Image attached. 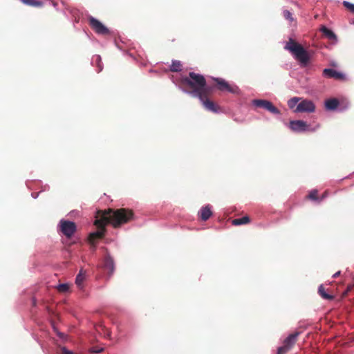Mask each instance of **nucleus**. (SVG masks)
I'll list each match as a JSON object with an SVG mask.
<instances>
[{"instance_id":"nucleus-2","label":"nucleus","mask_w":354,"mask_h":354,"mask_svg":"<svg viewBox=\"0 0 354 354\" xmlns=\"http://www.w3.org/2000/svg\"><path fill=\"white\" fill-rule=\"evenodd\" d=\"M182 82L183 84L192 89L190 93L194 97H198L199 94H203L212 88V87L207 86L206 80L203 75L194 72H190L189 77H183Z\"/></svg>"},{"instance_id":"nucleus-4","label":"nucleus","mask_w":354,"mask_h":354,"mask_svg":"<svg viewBox=\"0 0 354 354\" xmlns=\"http://www.w3.org/2000/svg\"><path fill=\"white\" fill-rule=\"evenodd\" d=\"M285 49L292 53L296 59L306 65L309 62V55L304 47L294 39H290L285 46Z\"/></svg>"},{"instance_id":"nucleus-7","label":"nucleus","mask_w":354,"mask_h":354,"mask_svg":"<svg viewBox=\"0 0 354 354\" xmlns=\"http://www.w3.org/2000/svg\"><path fill=\"white\" fill-rule=\"evenodd\" d=\"M216 83L217 88L221 91H227L233 94L239 93V88L236 85H230L227 82L221 78H213Z\"/></svg>"},{"instance_id":"nucleus-21","label":"nucleus","mask_w":354,"mask_h":354,"mask_svg":"<svg viewBox=\"0 0 354 354\" xmlns=\"http://www.w3.org/2000/svg\"><path fill=\"white\" fill-rule=\"evenodd\" d=\"M182 70V64L180 61H173L170 66V71L172 72H179Z\"/></svg>"},{"instance_id":"nucleus-1","label":"nucleus","mask_w":354,"mask_h":354,"mask_svg":"<svg viewBox=\"0 0 354 354\" xmlns=\"http://www.w3.org/2000/svg\"><path fill=\"white\" fill-rule=\"evenodd\" d=\"M97 218L94 222L97 230L91 232L88 236V241L94 247L97 240L102 239L106 232V225L111 224L117 228L134 219V213L132 209L120 208L117 209H108L99 210L97 212Z\"/></svg>"},{"instance_id":"nucleus-28","label":"nucleus","mask_w":354,"mask_h":354,"mask_svg":"<svg viewBox=\"0 0 354 354\" xmlns=\"http://www.w3.org/2000/svg\"><path fill=\"white\" fill-rule=\"evenodd\" d=\"M329 194V192L328 190H326L323 194L322 195L321 198H319V202H321L323 199L326 198Z\"/></svg>"},{"instance_id":"nucleus-25","label":"nucleus","mask_w":354,"mask_h":354,"mask_svg":"<svg viewBox=\"0 0 354 354\" xmlns=\"http://www.w3.org/2000/svg\"><path fill=\"white\" fill-rule=\"evenodd\" d=\"M69 286L67 283H62L57 286V290L60 292H66L68 290Z\"/></svg>"},{"instance_id":"nucleus-11","label":"nucleus","mask_w":354,"mask_h":354,"mask_svg":"<svg viewBox=\"0 0 354 354\" xmlns=\"http://www.w3.org/2000/svg\"><path fill=\"white\" fill-rule=\"evenodd\" d=\"M290 128L296 132H304L309 130V125L303 120H292L290 122Z\"/></svg>"},{"instance_id":"nucleus-24","label":"nucleus","mask_w":354,"mask_h":354,"mask_svg":"<svg viewBox=\"0 0 354 354\" xmlns=\"http://www.w3.org/2000/svg\"><path fill=\"white\" fill-rule=\"evenodd\" d=\"M283 15L284 18L287 20H288L290 23H292L294 21V18L292 17V14L287 10H283Z\"/></svg>"},{"instance_id":"nucleus-27","label":"nucleus","mask_w":354,"mask_h":354,"mask_svg":"<svg viewBox=\"0 0 354 354\" xmlns=\"http://www.w3.org/2000/svg\"><path fill=\"white\" fill-rule=\"evenodd\" d=\"M104 351L103 348H99L97 346H93L90 348V352L93 353H100Z\"/></svg>"},{"instance_id":"nucleus-6","label":"nucleus","mask_w":354,"mask_h":354,"mask_svg":"<svg viewBox=\"0 0 354 354\" xmlns=\"http://www.w3.org/2000/svg\"><path fill=\"white\" fill-rule=\"evenodd\" d=\"M299 334V332L296 331L287 337L283 341V346L278 348L277 354H286L295 344Z\"/></svg>"},{"instance_id":"nucleus-30","label":"nucleus","mask_w":354,"mask_h":354,"mask_svg":"<svg viewBox=\"0 0 354 354\" xmlns=\"http://www.w3.org/2000/svg\"><path fill=\"white\" fill-rule=\"evenodd\" d=\"M353 286L350 285V286H348L347 288H346V290L345 291V292L344 293V295H346L348 292L351 291L352 290V288H353Z\"/></svg>"},{"instance_id":"nucleus-3","label":"nucleus","mask_w":354,"mask_h":354,"mask_svg":"<svg viewBox=\"0 0 354 354\" xmlns=\"http://www.w3.org/2000/svg\"><path fill=\"white\" fill-rule=\"evenodd\" d=\"M288 106L294 113H314L316 109L314 102L308 99L293 97L288 100Z\"/></svg>"},{"instance_id":"nucleus-31","label":"nucleus","mask_w":354,"mask_h":354,"mask_svg":"<svg viewBox=\"0 0 354 354\" xmlns=\"http://www.w3.org/2000/svg\"><path fill=\"white\" fill-rule=\"evenodd\" d=\"M341 274V272L340 271H338L337 272H335L333 275V278H337V277H339Z\"/></svg>"},{"instance_id":"nucleus-12","label":"nucleus","mask_w":354,"mask_h":354,"mask_svg":"<svg viewBox=\"0 0 354 354\" xmlns=\"http://www.w3.org/2000/svg\"><path fill=\"white\" fill-rule=\"evenodd\" d=\"M323 75L327 77L335 78L336 80L344 79V75L332 68H325L323 71Z\"/></svg>"},{"instance_id":"nucleus-22","label":"nucleus","mask_w":354,"mask_h":354,"mask_svg":"<svg viewBox=\"0 0 354 354\" xmlns=\"http://www.w3.org/2000/svg\"><path fill=\"white\" fill-rule=\"evenodd\" d=\"M306 198L312 201H319V198L318 197V191L317 189L311 190Z\"/></svg>"},{"instance_id":"nucleus-26","label":"nucleus","mask_w":354,"mask_h":354,"mask_svg":"<svg viewBox=\"0 0 354 354\" xmlns=\"http://www.w3.org/2000/svg\"><path fill=\"white\" fill-rule=\"evenodd\" d=\"M343 5L346 9L350 10L352 13H354V4H353L348 1H344L343 2Z\"/></svg>"},{"instance_id":"nucleus-29","label":"nucleus","mask_w":354,"mask_h":354,"mask_svg":"<svg viewBox=\"0 0 354 354\" xmlns=\"http://www.w3.org/2000/svg\"><path fill=\"white\" fill-rule=\"evenodd\" d=\"M62 354H73V353L71 351L67 350L65 347L62 348Z\"/></svg>"},{"instance_id":"nucleus-20","label":"nucleus","mask_w":354,"mask_h":354,"mask_svg":"<svg viewBox=\"0 0 354 354\" xmlns=\"http://www.w3.org/2000/svg\"><path fill=\"white\" fill-rule=\"evenodd\" d=\"M22 3L32 7H41L43 3L37 0H21Z\"/></svg>"},{"instance_id":"nucleus-5","label":"nucleus","mask_w":354,"mask_h":354,"mask_svg":"<svg viewBox=\"0 0 354 354\" xmlns=\"http://www.w3.org/2000/svg\"><path fill=\"white\" fill-rule=\"evenodd\" d=\"M211 93L212 88L206 91L205 93H203V94H199V96H198L197 97L200 100L205 109L213 113H217L220 107L214 102L212 101L208 98V95Z\"/></svg>"},{"instance_id":"nucleus-13","label":"nucleus","mask_w":354,"mask_h":354,"mask_svg":"<svg viewBox=\"0 0 354 354\" xmlns=\"http://www.w3.org/2000/svg\"><path fill=\"white\" fill-rule=\"evenodd\" d=\"M104 268L110 277L114 272V262L113 259L108 256L104 259Z\"/></svg>"},{"instance_id":"nucleus-18","label":"nucleus","mask_w":354,"mask_h":354,"mask_svg":"<svg viewBox=\"0 0 354 354\" xmlns=\"http://www.w3.org/2000/svg\"><path fill=\"white\" fill-rule=\"evenodd\" d=\"M250 222V218L248 216H243L239 218H235L232 220V223L234 225H240L247 224Z\"/></svg>"},{"instance_id":"nucleus-9","label":"nucleus","mask_w":354,"mask_h":354,"mask_svg":"<svg viewBox=\"0 0 354 354\" xmlns=\"http://www.w3.org/2000/svg\"><path fill=\"white\" fill-rule=\"evenodd\" d=\"M88 24L91 28L97 34L106 35L110 33L109 30L105 26L92 16L88 17Z\"/></svg>"},{"instance_id":"nucleus-10","label":"nucleus","mask_w":354,"mask_h":354,"mask_svg":"<svg viewBox=\"0 0 354 354\" xmlns=\"http://www.w3.org/2000/svg\"><path fill=\"white\" fill-rule=\"evenodd\" d=\"M252 104L254 106L266 109L273 114L279 115L281 113L280 111L276 106H274L271 102L268 100H254L252 101Z\"/></svg>"},{"instance_id":"nucleus-23","label":"nucleus","mask_w":354,"mask_h":354,"mask_svg":"<svg viewBox=\"0 0 354 354\" xmlns=\"http://www.w3.org/2000/svg\"><path fill=\"white\" fill-rule=\"evenodd\" d=\"M93 62H95L97 67L98 68V72H100L102 70V63L101 57L98 55L93 56Z\"/></svg>"},{"instance_id":"nucleus-8","label":"nucleus","mask_w":354,"mask_h":354,"mask_svg":"<svg viewBox=\"0 0 354 354\" xmlns=\"http://www.w3.org/2000/svg\"><path fill=\"white\" fill-rule=\"evenodd\" d=\"M60 231L64 236L71 238L76 232V224L73 221L62 220L59 222Z\"/></svg>"},{"instance_id":"nucleus-17","label":"nucleus","mask_w":354,"mask_h":354,"mask_svg":"<svg viewBox=\"0 0 354 354\" xmlns=\"http://www.w3.org/2000/svg\"><path fill=\"white\" fill-rule=\"evenodd\" d=\"M318 293L322 297V298L326 300H333L334 299V296L326 292L325 288L323 285H320L318 288Z\"/></svg>"},{"instance_id":"nucleus-15","label":"nucleus","mask_w":354,"mask_h":354,"mask_svg":"<svg viewBox=\"0 0 354 354\" xmlns=\"http://www.w3.org/2000/svg\"><path fill=\"white\" fill-rule=\"evenodd\" d=\"M339 105V101L336 98H330L325 102V108L329 111L335 110Z\"/></svg>"},{"instance_id":"nucleus-16","label":"nucleus","mask_w":354,"mask_h":354,"mask_svg":"<svg viewBox=\"0 0 354 354\" xmlns=\"http://www.w3.org/2000/svg\"><path fill=\"white\" fill-rule=\"evenodd\" d=\"M320 30L324 34V35L328 39L337 40V36L335 35V34L331 30L328 29L326 26H322Z\"/></svg>"},{"instance_id":"nucleus-19","label":"nucleus","mask_w":354,"mask_h":354,"mask_svg":"<svg viewBox=\"0 0 354 354\" xmlns=\"http://www.w3.org/2000/svg\"><path fill=\"white\" fill-rule=\"evenodd\" d=\"M84 279H85V273L82 270H81L80 271L79 274L76 277L75 283L77 284V286L78 287L82 288L83 281H84Z\"/></svg>"},{"instance_id":"nucleus-14","label":"nucleus","mask_w":354,"mask_h":354,"mask_svg":"<svg viewBox=\"0 0 354 354\" xmlns=\"http://www.w3.org/2000/svg\"><path fill=\"white\" fill-rule=\"evenodd\" d=\"M212 214V212L209 205L203 207L199 212L200 218L203 221H207V219H209Z\"/></svg>"}]
</instances>
